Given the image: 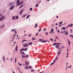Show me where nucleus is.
Instances as JSON below:
<instances>
[{
    "label": "nucleus",
    "instance_id": "46",
    "mask_svg": "<svg viewBox=\"0 0 73 73\" xmlns=\"http://www.w3.org/2000/svg\"><path fill=\"white\" fill-rule=\"evenodd\" d=\"M61 44V43H57V45H60V44Z\"/></svg>",
    "mask_w": 73,
    "mask_h": 73
},
{
    "label": "nucleus",
    "instance_id": "47",
    "mask_svg": "<svg viewBox=\"0 0 73 73\" xmlns=\"http://www.w3.org/2000/svg\"><path fill=\"white\" fill-rule=\"evenodd\" d=\"M22 51H23V49H21L20 50V52H21Z\"/></svg>",
    "mask_w": 73,
    "mask_h": 73
},
{
    "label": "nucleus",
    "instance_id": "37",
    "mask_svg": "<svg viewBox=\"0 0 73 73\" xmlns=\"http://www.w3.org/2000/svg\"><path fill=\"white\" fill-rule=\"evenodd\" d=\"M38 4H36V6H35V7H38Z\"/></svg>",
    "mask_w": 73,
    "mask_h": 73
},
{
    "label": "nucleus",
    "instance_id": "22",
    "mask_svg": "<svg viewBox=\"0 0 73 73\" xmlns=\"http://www.w3.org/2000/svg\"><path fill=\"white\" fill-rule=\"evenodd\" d=\"M25 44L26 46V47H27V46H28V44H26V43H24Z\"/></svg>",
    "mask_w": 73,
    "mask_h": 73
},
{
    "label": "nucleus",
    "instance_id": "49",
    "mask_svg": "<svg viewBox=\"0 0 73 73\" xmlns=\"http://www.w3.org/2000/svg\"><path fill=\"white\" fill-rule=\"evenodd\" d=\"M57 32H58V33H60V31L57 30Z\"/></svg>",
    "mask_w": 73,
    "mask_h": 73
},
{
    "label": "nucleus",
    "instance_id": "7",
    "mask_svg": "<svg viewBox=\"0 0 73 73\" xmlns=\"http://www.w3.org/2000/svg\"><path fill=\"white\" fill-rule=\"evenodd\" d=\"M25 64L26 65H29V63L28 62L27 63V61H26Z\"/></svg>",
    "mask_w": 73,
    "mask_h": 73
},
{
    "label": "nucleus",
    "instance_id": "48",
    "mask_svg": "<svg viewBox=\"0 0 73 73\" xmlns=\"http://www.w3.org/2000/svg\"><path fill=\"white\" fill-rule=\"evenodd\" d=\"M4 27V25H3L1 26L0 28H1L2 27Z\"/></svg>",
    "mask_w": 73,
    "mask_h": 73
},
{
    "label": "nucleus",
    "instance_id": "9",
    "mask_svg": "<svg viewBox=\"0 0 73 73\" xmlns=\"http://www.w3.org/2000/svg\"><path fill=\"white\" fill-rule=\"evenodd\" d=\"M16 34H15L13 36V39H15V36H16Z\"/></svg>",
    "mask_w": 73,
    "mask_h": 73
},
{
    "label": "nucleus",
    "instance_id": "27",
    "mask_svg": "<svg viewBox=\"0 0 73 73\" xmlns=\"http://www.w3.org/2000/svg\"><path fill=\"white\" fill-rule=\"evenodd\" d=\"M20 4V3H18V4H17V6H19Z\"/></svg>",
    "mask_w": 73,
    "mask_h": 73
},
{
    "label": "nucleus",
    "instance_id": "38",
    "mask_svg": "<svg viewBox=\"0 0 73 73\" xmlns=\"http://www.w3.org/2000/svg\"><path fill=\"white\" fill-rule=\"evenodd\" d=\"M62 22H60V23H59V25H61L62 24Z\"/></svg>",
    "mask_w": 73,
    "mask_h": 73
},
{
    "label": "nucleus",
    "instance_id": "42",
    "mask_svg": "<svg viewBox=\"0 0 73 73\" xmlns=\"http://www.w3.org/2000/svg\"><path fill=\"white\" fill-rule=\"evenodd\" d=\"M41 31V28H40L38 30V32H40Z\"/></svg>",
    "mask_w": 73,
    "mask_h": 73
},
{
    "label": "nucleus",
    "instance_id": "30",
    "mask_svg": "<svg viewBox=\"0 0 73 73\" xmlns=\"http://www.w3.org/2000/svg\"><path fill=\"white\" fill-rule=\"evenodd\" d=\"M22 57L23 58H25V56H24L23 55H22Z\"/></svg>",
    "mask_w": 73,
    "mask_h": 73
},
{
    "label": "nucleus",
    "instance_id": "54",
    "mask_svg": "<svg viewBox=\"0 0 73 73\" xmlns=\"http://www.w3.org/2000/svg\"><path fill=\"white\" fill-rule=\"evenodd\" d=\"M63 30H65V27H63Z\"/></svg>",
    "mask_w": 73,
    "mask_h": 73
},
{
    "label": "nucleus",
    "instance_id": "15",
    "mask_svg": "<svg viewBox=\"0 0 73 73\" xmlns=\"http://www.w3.org/2000/svg\"><path fill=\"white\" fill-rule=\"evenodd\" d=\"M59 46H60L59 45H56L55 46V48H58V47H59Z\"/></svg>",
    "mask_w": 73,
    "mask_h": 73
},
{
    "label": "nucleus",
    "instance_id": "32",
    "mask_svg": "<svg viewBox=\"0 0 73 73\" xmlns=\"http://www.w3.org/2000/svg\"><path fill=\"white\" fill-rule=\"evenodd\" d=\"M36 25L35 26V28H36V27H37V23L36 24Z\"/></svg>",
    "mask_w": 73,
    "mask_h": 73
},
{
    "label": "nucleus",
    "instance_id": "43",
    "mask_svg": "<svg viewBox=\"0 0 73 73\" xmlns=\"http://www.w3.org/2000/svg\"><path fill=\"white\" fill-rule=\"evenodd\" d=\"M23 6L24 5H22L20 7V8H22V7H23Z\"/></svg>",
    "mask_w": 73,
    "mask_h": 73
},
{
    "label": "nucleus",
    "instance_id": "59",
    "mask_svg": "<svg viewBox=\"0 0 73 73\" xmlns=\"http://www.w3.org/2000/svg\"><path fill=\"white\" fill-rule=\"evenodd\" d=\"M25 40V39H24V40H23L22 41V42H23Z\"/></svg>",
    "mask_w": 73,
    "mask_h": 73
},
{
    "label": "nucleus",
    "instance_id": "3",
    "mask_svg": "<svg viewBox=\"0 0 73 73\" xmlns=\"http://www.w3.org/2000/svg\"><path fill=\"white\" fill-rule=\"evenodd\" d=\"M68 41V44L69 46H70V40L69 39H67Z\"/></svg>",
    "mask_w": 73,
    "mask_h": 73
},
{
    "label": "nucleus",
    "instance_id": "6",
    "mask_svg": "<svg viewBox=\"0 0 73 73\" xmlns=\"http://www.w3.org/2000/svg\"><path fill=\"white\" fill-rule=\"evenodd\" d=\"M73 26V24H72V23H71V25H68V27H72Z\"/></svg>",
    "mask_w": 73,
    "mask_h": 73
},
{
    "label": "nucleus",
    "instance_id": "45",
    "mask_svg": "<svg viewBox=\"0 0 73 73\" xmlns=\"http://www.w3.org/2000/svg\"><path fill=\"white\" fill-rule=\"evenodd\" d=\"M16 60H17L16 58H15V63H16Z\"/></svg>",
    "mask_w": 73,
    "mask_h": 73
},
{
    "label": "nucleus",
    "instance_id": "39",
    "mask_svg": "<svg viewBox=\"0 0 73 73\" xmlns=\"http://www.w3.org/2000/svg\"><path fill=\"white\" fill-rule=\"evenodd\" d=\"M58 57H56V59H55V60H57L58 59Z\"/></svg>",
    "mask_w": 73,
    "mask_h": 73
},
{
    "label": "nucleus",
    "instance_id": "20",
    "mask_svg": "<svg viewBox=\"0 0 73 73\" xmlns=\"http://www.w3.org/2000/svg\"><path fill=\"white\" fill-rule=\"evenodd\" d=\"M12 31H16V29H12L11 30Z\"/></svg>",
    "mask_w": 73,
    "mask_h": 73
},
{
    "label": "nucleus",
    "instance_id": "58",
    "mask_svg": "<svg viewBox=\"0 0 73 73\" xmlns=\"http://www.w3.org/2000/svg\"><path fill=\"white\" fill-rule=\"evenodd\" d=\"M56 61L55 60L53 61V62H55Z\"/></svg>",
    "mask_w": 73,
    "mask_h": 73
},
{
    "label": "nucleus",
    "instance_id": "64",
    "mask_svg": "<svg viewBox=\"0 0 73 73\" xmlns=\"http://www.w3.org/2000/svg\"><path fill=\"white\" fill-rule=\"evenodd\" d=\"M31 72H34V70H31Z\"/></svg>",
    "mask_w": 73,
    "mask_h": 73
},
{
    "label": "nucleus",
    "instance_id": "55",
    "mask_svg": "<svg viewBox=\"0 0 73 73\" xmlns=\"http://www.w3.org/2000/svg\"><path fill=\"white\" fill-rule=\"evenodd\" d=\"M32 35L31 34L29 36V37H30V36H31V35Z\"/></svg>",
    "mask_w": 73,
    "mask_h": 73
},
{
    "label": "nucleus",
    "instance_id": "56",
    "mask_svg": "<svg viewBox=\"0 0 73 73\" xmlns=\"http://www.w3.org/2000/svg\"><path fill=\"white\" fill-rule=\"evenodd\" d=\"M53 64H54V63H51L50 65H53Z\"/></svg>",
    "mask_w": 73,
    "mask_h": 73
},
{
    "label": "nucleus",
    "instance_id": "52",
    "mask_svg": "<svg viewBox=\"0 0 73 73\" xmlns=\"http://www.w3.org/2000/svg\"><path fill=\"white\" fill-rule=\"evenodd\" d=\"M29 68L30 69H32V67L31 66H29Z\"/></svg>",
    "mask_w": 73,
    "mask_h": 73
},
{
    "label": "nucleus",
    "instance_id": "35",
    "mask_svg": "<svg viewBox=\"0 0 73 73\" xmlns=\"http://www.w3.org/2000/svg\"><path fill=\"white\" fill-rule=\"evenodd\" d=\"M16 19H19V16H16Z\"/></svg>",
    "mask_w": 73,
    "mask_h": 73
},
{
    "label": "nucleus",
    "instance_id": "34",
    "mask_svg": "<svg viewBox=\"0 0 73 73\" xmlns=\"http://www.w3.org/2000/svg\"><path fill=\"white\" fill-rule=\"evenodd\" d=\"M36 40V38H32V40Z\"/></svg>",
    "mask_w": 73,
    "mask_h": 73
},
{
    "label": "nucleus",
    "instance_id": "19",
    "mask_svg": "<svg viewBox=\"0 0 73 73\" xmlns=\"http://www.w3.org/2000/svg\"><path fill=\"white\" fill-rule=\"evenodd\" d=\"M18 65H20V66H21V65H22V64L20 63H19V62H18Z\"/></svg>",
    "mask_w": 73,
    "mask_h": 73
},
{
    "label": "nucleus",
    "instance_id": "62",
    "mask_svg": "<svg viewBox=\"0 0 73 73\" xmlns=\"http://www.w3.org/2000/svg\"><path fill=\"white\" fill-rule=\"evenodd\" d=\"M50 39L51 40L53 41V39H52V38L51 39L50 38Z\"/></svg>",
    "mask_w": 73,
    "mask_h": 73
},
{
    "label": "nucleus",
    "instance_id": "10",
    "mask_svg": "<svg viewBox=\"0 0 73 73\" xmlns=\"http://www.w3.org/2000/svg\"><path fill=\"white\" fill-rule=\"evenodd\" d=\"M30 16V15H27V17H26L27 19H28V18Z\"/></svg>",
    "mask_w": 73,
    "mask_h": 73
},
{
    "label": "nucleus",
    "instance_id": "33",
    "mask_svg": "<svg viewBox=\"0 0 73 73\" xmlns=\"http://www.w3.org/2000/svg\"><path fill=\"white\" fill-rule=\"evenodd\" d=\"M23 46L24 47H27V46L26 45V44H23Z\"/></svg>",
    "mask_w": 73,
    "mask_h": 73
},
{
    "label": "nucleus",
    "instance_id": "2",
    "mask_svg": "<svg viewBox=\"0 0 73 73\" xmlns=\"http://www.w3.org/2000/svg\"><path fill=\"white\" fill-rule=\"evenodd\" d=\"M14 7H15V5L12 6L9 9H10V10L11 9H13L14 8Z\"/></svg>",
    "mask_w": 73,
    "mask_h": 73
},
{
    "label": "nucleus",
    "instance_id": "26",
    "mask_svg": "<svg viewBox=\"0 0 73 73\" xmlns=\"http://www.w3.org/2000/svg\"><path fill=\"white\" fill-rule=\"evenodd\" d=\"M23 3H24V1H22L21 3H20V4H23Z\"/></svg>",
    "mask_w": 73,
    "mask_h": 73
},
{
    "label": "nucleus",
    "instance_id": "13",
    "mask_svg": "<svg viewBox=\"0 0 73 73\" xmlns=\"http://www.w3.org/2000/svg\"><path fill=\"white\" fill-rule=\"evenodd\" d=\"M53 31H54V29H53V28H52L51 29V32H53Z\"/></svg>",
    "mask_w": 73,
    "mask_h": 73
},
{
    "label": "nucleus",
    "instance_id": "12",
    "mask_svg": "<svg viewBox=\"0 0 73 73\" xmlns=\"http://www.w3.org/2000/svg\"><path fill=\"white\" fill-rule=\"evenodd\" d=\"M15 49L16 50V51H17V46L15 48Z\"/></svg>",
    "mask_w": 73,
    "mask_h": 73
},
{
    "label": "nucleus",
    "instance_id": "36",
    "mask_svg": "<svg viewBox=\"0 0 73 73\" xmlns=\"http://www.w3.org/2000/svg\"><path fill=\"white\" fill-rule=\"evenodd\" d=\"M47 41H42V42H46Z\"/></svg>",
    "mask_w": 73,
    "mask_h": 73
},
{
    "label": "nucleus",
    "instance_id": "40",
    "mask_svg": "<svg viewBox=\"0 0 73 73\" xmlns=\"http://www.w3.org/2000/svg\"><path fill=\"white\" fill-rule=\"evenodd\" d=\"M71 67H72V65H71L70 66V67H67V68H71Z\"/></svg>",
    "mask_w": 73,
    "mask_h": 73
},
{
    "label": "nucleus",
    "instance_id": "31",
    "mask_svg": "<svg viewBox=\"0 0 73 73\" xmlns=\"http://www.w3.org/2000/svg\"><path fill=\"white\" fill-rule=\"evenodd\" d=\"M57 45V44L56 43H54L53 44V46H55V45Z\"/></svg>",
    "mask_w": 73,
    "mask_h": 73
},
{
    "label": "nucleus",
    "instance_id": "16",
    "mask_svg": "<svg viewBox=\"0 0 73 73\" xmlns=\"http://www.w3.org/2000/svg\"><path fill=\"white\" fill-rule=\"evenodd\" d=\"M32 44H33V43H32V42H31V43H29V45H32Z\"/></svg>",
    "mask_w": 73,
    "mask_h": 73
},
{
    "label": "nucleus",
    "instance_id": "61",
    "mask_svg": "<svg viewBox=\"0 0 73 73\" xmlns=\"http://www.w3.org/2000/svg\"><path fill=\"white\" fill-rule=\"evenodd\" d=\"M38 35V33H36V36H37V35Z\"/></svg>",
    "mask_w": 73,
    "mask_h": 73
},
{
    "label": "nucleus",
    "instance_id": "60",
    "mask_svg": "<svg viewBox=\"0 0 73 73\" xmlns=\"http://www.w3.org/2000/svg\"><path fill=\"white\" fill-rule=\"evenodd\" d=\"M66 67H67V65L68 64V63H66Z\"/></svg>",
    "mask_w": 73,
    "mask_h": 73
},
{
    "label": "nucleus",
    "instance_id": "53",
    "mask_svg": "<svg viewBox=\"0 0 73 73\" xmlns=\"http://www.w3.org/2000/svg\"><path fill=\"white\" fill-rule=\"evenodd\" d=\"M67 56H66V57H68V52H67Z\"/></svg>",
    "mask_w": 73,
    "mask_h": 73
},
{
    "label": "nucleus",
    "instance_id": "11",
    "mask_svg": "<svg viewBox=\"0 0 73 73\" xmlns=\"http://www.w3.org/2000/svg\"><path fill=\"white\" fill-rule=\"evenodd\" d=\"M27 57V58L29 57V55H26L25 56V58Z\"/></svg>",
    "mask_w": 73,
    "mask_h": 73
},
{
    "label": "nucleus",
    "instance_id": "25",
    "mask_svg": "<svg viewBox=\"0 0 73 73\" xmlns=\"http://www.w3.org/2000/svg\"><path fill=\"white\" fill-rule=\"evenodd\" d=\"M15 16L13 17V20H15Z\"/></svg>",
    "mask_w": 73,
    "mask_h": 73
},
{
    "label": "nucleus",
    "instance_id": "51",
    "mask_svg": "<svg viewBox=\"0 0 73 73\" xmlns=\"http://www.w3.org/2000/svg\"><path fill=\"white\" fill-rule=\"evenodd\" d=\"M56 39H58V37H57V36H56Z\"/></svg>",
    "mask_w": 73,
    "mask_h": 73
},
{
    "label": "nucleus",
    "instance_id": "29",
    "mask_svg": "<svg viewBox=\"0 0 73 73\" xmlns=\"http://www.w3.org/2000/svg\"><path fill=\"white\" fill-rule=\"evenodd\" d=\"M45 33L46 35V36L48 35V32H46Z\"/></svg>",
    "mask_w": 73,
    "mask_h": 73
},
{
    "label": "nucleus",
    "instance_id": "14",
    "mask_svg": "<svg viewBox=\"0 0 73 73\" xmlns=\"http://www.w3.org/2000/svg\"><path fill=\"white\" fill-rule=\"evenodd\" d=\"M3 59L4 61V62L5 61V57H4V56H3Z\"/></svg>",
    "mask_w": 73,
    "mask_h": 73
},
{
    "label": "nucleus",
    "instance_id": "4",
    "mask_svg": "<svg viewBox=\"0 0 73 73\" xmlns=\"http://www.w3.org/2000/svg\"><path fill=\"white\" fill-rule=\"evenodd\" d=\"M22 49L23 51H24V50L25 51H27V50H28V49H27V48H25L24 49L23 48Z\"/></svg>",
    "mask_w": 73,
    "mask_h": 73
},
{
    "label": "nucleus",
    "instance_id": "23",
    "mask_svg": "<svg viewBox=\"0 0 73 73\" xmlns=\"http://www.w3.org/2000/svg\"><path fill=\"white\" fill-rule=\"evenodd\" d=\"M28 68L29 67L28 66H26L24 68L25 69H28Z\"/></svg>",
    "mask_w": 73,
    "mask_h": 73
},
{
    "label": "nucleus",
    "instance_id": "21",
    "mask_svg": "<svg viewBox=\"0 0 73 73\" xmlns=\"http://www.w3.org/2000/svg\"><path fill=\"white\" fill-rule=\"evenodd\" d=\"M22 54H23L24 55H25V54L24 53V52H22Z\"/></svg>",
    "mask_w": 73,
    "mask_h": 73
},
{
    "label": "nucleus",
    "instance_id": "17",
    "mask_svg": "<svg viewBox=\"0 0 73 73\" xmlns=\"http://www.w3.org/2000/svg\"><path fill=\"white\" fill-rule=\"evenodd\" d=\"M60 53H61V52L58 51V53H57V54H59V55H60Z\"/></svg>",
    "mask_w": 73,
    "mask_h": 73
},
{
    "label": "nucleus",
    "instance_id": "1",
    "mask_svg": "<svg viewBox=\"0 0 73 73\" xmlns=\"http://www.w3.org/2000/svg\"><path fill=\"white\" fill-rule=\"evenodd\" d=\"M5 18V17L4 16H2L0 18V21H1V20H3V19H4Z\"/></svg>",
    "mask_w": 73,
    "mask_h": 73
},
{
    "label": "nucleus",
    "instance_id": "28",
    "mask_svg": "<svg viewBox=\"0 0 73 73\" xmlns=\"http://www.w3.org/2000/svg\"><path fill=\"white\" fill-rule=\"evenodd\" d=\"M20 2V0H18L17 2V3H19Z\"/></svg>",
    "mask_w": 73,
    "mask_h": 73
},
{
    "label": "nucleus",
    "instance_id": "44",
    "mask_svg": "<svg viewBox=\"0 0 73 73\" xmlns=\"http://www.w3.org/2000/svg\"><path fill=\"white\" fill-rule=\"evenodd\" d=\"M46 31V28H44V31Z\"/></svg>",
    "mask_w": 73,
    "mask_h": 73
},
{
    "label": "nucleus",
    "instance_id": "5",
    "mask_svg": "<svg viewBox=\"0 0 73 73\" xmlns=\"http://www.w3.org/2000/svg\"><path fill=\"white\" fill-rule=\"evenodd\" d=\"M23 11H24L23 9H22V10H21V12L20 13V15H21V14H22V13H23Z\"/></svg>",
    "mask_w": 73,
    "mask_h": 73
},
{
    "label": "nucleus",
    "instance_id": "8",
    "mask_svg": "<svg viewBox=\"0 0 73 73\" xmlns=\"http://www.w3.org/2000/svg\"><path fill=\"white\" fill-rule=\"evenodd\" d=\"M65 34L66 35H68V31H66V32L65 33Z\"/></svg>",
    "mask_w": 73,
    "mask_h": 73
},
{
    "label": "nucleus",
    "instance_id": "63",
    "mask_svg": "<svg viewBox=\"0 0 73 73\" xmlns=\"http://www.w3.org/2000/svg\"><path fill=\"white\" fill-rule=\"evenodd\" d=\"M70 31L71 33H72V29H70Z\"/></svg>",
    "mask_w": 73,
    "mask_h": 73
},
{
    "label": "nucleus",
    "instance_id": "24",
    "mask_svg": "<svg viewBox=\"0 0 73 73\" xmlns=\"http://www.w3.org/2000/svg\"><path fill=\"white\" fill-rule=\"evenodd\" d=\"M27 15V14H25V15L23 17H23H25L26 16V15Z\"/></svg>",
    "mask_w": 73,
    "mask_h": 73
},
{
    "label": "nucleus",
    "instance_id": "18",
    "mask_svg": "<svg viewBox=\"0 0 73 73\" xmlns=\"http://www.w3.org/2000/svg\"><path fill=\"white\" fill-rule=\"evenodd\" d=\"M39 40L40 41H43V40L41 39H39Z\"/></svg>",
    "mask_w": 73,
    "mask_h": 73
},
{
    "label": "nucleus",
    "instance_id": "41",
    "mask_svg": "<svg viewBox=\"0 0 73 73\" xmlns=\"http://www.w3.org/2000/svg\"><path fill=\"white\" fill-rule=\"evenodd\" d=\"M70 37H71L73 38V36L72 35H70Z\"/></svg>",
    "mask_w": 73,
    "mask_h": 73
},
{
    "label": "nucleus",
    "instance_id": "50",
    "mask_svg": "<svg viewBox=\"0 0 73 73\" xmlns=\"http://www.w3.org/2000/svg\"><path fill=\"white\" fill-rule=\"evenodd\" d=\"M29 10L30 11H32V8H31Z\"/></svg>",
    "mask_w": 73,
    "mask_h": 73
},
{
    "label": "nucleus",
    "instance_id": "57",
    "mask_svg": "<svg viewBox=\"0 0 73 73\" xmlns=\"http://www.w3.org/2000/svg\"><path fill=\"white\" fill-rule=\"evenodd\" d=\"M9 5L10 6H11L12 5H11V3H9Z\"/></svg>",
    "mask_w": 73,
    "mask_h": 73
}]
</instances>
